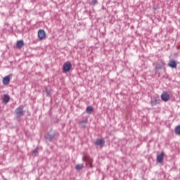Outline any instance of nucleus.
<instances>
[{
    "instance_id": "nucleus-1",
    "label": "nucleus",
    "mask_w": 180,
    "mask_h": 180,
    "mask_svg": "<svg viewBox=\"0 0 180 180\" xmlns=\"http://www.w3.org/2000/svg\"><path fill=\"white\" fill-rule=\"evenodd\" d=\"M60 134L54 130H50L46 134H45V139L49 141H54V140H57Z\"/></svg>"
},
{
    "instance_id": "nucleus-2",
    "label": "nucleus",
    "mask_w": 180,
    "mask_h": 180,
    "mask_svg": "<svg viewBox=\"0 0 180 180\" xmlns=\"http://www.w3.org/2000/svg\"><path fill=\"white\" fill-rule=\"evenodd\" d=\"M23 109H25V106H23V105H21L15 110V117L17 119H20L22 116H25V111L23 110Z\"/></svg>"
},
{
    "instance_id": "nucleus-3",
    "label": "nucleus",
    "mask_w": 180,
    "mask_h": 180,
    "mask_svg": "<svg viewBox=\"0 0 180 180\" xmlns=\"http://www.w3.org/2000/svg\"><path fill=\"white\" fill-rule=\"evenodd\" d=\"M82 160L86 162V165L88 168H94V166L92 165L94 159L91 158V156L86 155L83 157Z\"/></svg>"
},
{
    "instance_id": "nucleus-4",
    "label": "nucleus",
    "mask_w": 180,
    "mask_h": 180,
    "mask_svg": "<svg viewBox=\"0 0 180 180\" xmlns=\"http://www.w3.org/2000/svg\"><path fill=\"white\" fill-rule=\"evenodd\" d=\"M72 68V65L70 62H67L63 64V72H70V70Z\"/></svg>"
},
{
    "instance_id": "nucleus-5",
    "label": "nucleus",
    "mask_w": 180,
    "mask_h": 180,
    "mask_svg": "<svg viewBox=\"0 0 180 180\" xmlns=\"http://www.w3.org/2000/svg\"><path fill=\"white\" fill-rule=\"evenodd\" d=\"M86 123H88V118L86 117H83L79 121V126H81V127H83V129H85L86 127Z\"/></svg>"
},
{
    "instance_id": "nucleus-6",
    "label": "nucleus",
    "mask_w": 180,
    "mask_h": 180,
    "mask_svg": "<svg viewBox=\"0 0 180 180\" xmlns=\"http://www.w3.org/2000/svg\"><path fill=\"white\" fill-rule=\"evenodd\" d=\"M161 99L164 102H168L169 101V94L167 92L164 91L161 95Z\"/></svg>"
},
{
    "instance_id": "nucleus-7",
    "label": "nucleus",
    "mask_w": 180,
    "mask_h": 180,
    "mask_svg": "<svg viewBox=\"0 0 180 180\" xmlns=\"http://www.w3.org/2000/svg\"><path fill=\"white\" fill-rule=\"evenodd\" d=\"M38 37L40 40H44L46 39V32L43 30H39L38 31Z\"/></svg>"
},
{
    "instance_id": "nucleus-8",
    "label": "nucleus",
    "mask_w": 180,
    "mask_h": 180,
    "mask_svg": "<svg viewBox=\"0 0 180 180\" xmlns=\"http://www.w3.org/2000/svg\"><path fill=\"white\" fill-rule=\"evenodd\" d=\"M95 146H99V147H103V146H105V139H97L96 142H95Z\"/></svg>"
},
{
    "instance_id": "nucleus-9",
    "label": "nucleus",
    "mask_w": 180,
    "mask_h": 180,
    "mask_svg": "<svg viewBox=\"0 0 180 180\" xmlns=\"http://www.w3.org/2000/svg\"><path fill=\"white\" fill-rule=\"evenodd\" d=\"M164 152H161L160 154L157 155V162H159V164H161L162 161L164 160V157H165Z\"/></svg>"
},
{
    "instance_id": "nucleus-10",
    "label": "nucleus",
    "mask_w": 180,
    "mask_h": 180,
    "mask_svg": "<svg viewBox=\"0 0 180 180\" xmlns=\"http://www.w3.org/2000/svg\"><path fill=\"white\" fill-rule=\"evenodd\" d=\"M9 82H11V76L4 77L3 79V85H8Z\"/></svg>"
},
{
    "instance_id": "nucleus-11",
    "label": "nucleus",
    "mask_w": 180,
    "mask_h": 180,
    "mask_svg": "<svg viewBox=\"0 0 180 180\" xmlns=\"http://www.w3.org/2000/svg\"><path fill=\"white\" fill-rule=\"evenodd\" d=\"M168 66L170 67L171 68H176V66H177L176 61L169 60L168 63Z\"/></svg>"
},
{
    "instance_id": "nucleus-12",
    "label": "nucleus",
    "mask_w": 180,
    "mask_h": 180,
    "mask_svg": "<svg viewBox=\"0 0 180 180\" xmlns=\"http://www.w3.org/2000/svg\"><path fill=\"white\" fill-rule=\"evenodd\" d=\"M9 99H11V98L9 97V95L8 94H4V97H3V103H8V102H9Z\"/></svg>"
},
{
    "instance_id": "nucleus-13",
    "label": "nucleus",
    "mask_w": 180,
    "mask_h": 180,
    "mask_svg": "<svg viewBox=\"0 0 180 180\" xmlns=\"http://www.w3.org/2000/svg\"><path fill=\"white\" fill-rule=\"evenodd\" d=\"M86 112L88 113V115H92V112H94V107L91 105L88 106L86 109Z\"/></svg>"
},
{
    "instance_id": "nucleus-14",
    "label": "nucleus",
    "mask_w": 180,
    "mask_h": 180,
    "mask_svg": "<svg viewBox=\"0 0 180 180\" xmlns=\"http://www.w3.org/2000/svg\"><path fill=\"white\" fill-rule=\"evenodd\" d=\"M175 134L180 136V125H177L174 129Z\"/></svg>"
},
{
    "instance_id": "nucleus-15",
    "label": "nucleus",
    "mask_w": 180,
    "mask_h": 180,
    "mask_svg": "<svg viewBox=\"0 0 180 180\" xmlns=\"http://www.w3.org/2000/svg\"><path fill=\"white\" fill-rule=\"evenodd\" d=\"M84 168V165L83 164H78L75 166V169L77 171H81Z\"/></svg>"
},
{
    "instance_id": "nucleus-16",
    "label": "nucleus",
    "mask_w": 180,
    "mask_h": 180,
    "mask_svg": "<svg viewBox=\"0 0 180 180\" xmlns=\"http://www.w3.org/2000/svg\"><path fill=\"white\" fill-rule=\"evenodd\" d=\"M158 100L157 99H153L151 101V105L152 106H155V105H158Z\"/></svg>"
},
{
    "instance_id": "nucleus-17",
    "label": "nucleus",
    "mask_w": 180,
    "mask_h": 180,
    "mask_svg": "<svg viewBox=\"0 0 180 180\" xmlns=\"http://www.w3.org/2000/svg\"><path fill=\"white\" fill-rule=\"evenodd\" d=\"M24 44L25 42L21 39L17 41L16 46H24Z\"/></svg>"
},
{
    "instance_id": "nucleus-18",
    "label": "nucleus",
    "mask_w": 180,
    "mask_h": 180,
    "mask_svg": "<svg viewBox=\"0 0 180 180\" xmlns=\"http://www.w3.org/2000/svg\"><path fill=\"white\" fill-rule=\"evenodd\" d=\"M45 92H46L47 96H50V94H51V91L50 90V89H49V87L45 88Z\"/></svg>"
},
{
    "instance_id": "nucleus-19",
    "label": "nucleus",
    "mask_w": 180,
    "mask_h": 180,
    "mask_svg": "<svg viewBox=\"0 0 180 180\" xmlns=\"http://www.w3.org/2000/svg\"><path fill=\"white\" fill-rule=\"evenodd\" d=\"M32 155H34V157H37V155H39V150L38 149H34L33 150Z\"/></svg>"
},
{
    "instance_id": "nucleus-20",
    "label": "nucleus",
    "mask_w": 180,
    "mask_h": 180,
    "mask_svg": "<svg viewBox=\"0 0 180 180\" xmlns=\"http://www.w3.org/2000/svg\"><path fill=\"white\" fill-rule=\"evenodd\" d=\"M15 48L18 49V50H20V49H22V46H17Z\"/></svg>"
}]
</instances>
